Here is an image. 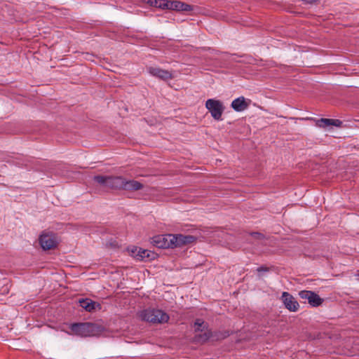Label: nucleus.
<instances>
[{
	"mask_svg": "<svg viewBox=\"0 0 359 359\" xmlns=\"http://www.w3.org/2000/svg\"><path fill=\"white\" fill-rule=\"evenodd\" d=\"M163 9H168L176 11H191L194 9L193 6L180 1L165 0Z\"/></svg>",
	"mask_w": 359,
	"mask_h": 359,
	"instance_id": "0eeeda50",
	"label": "nucleus"
},
{
	"mask_svg": "<svg viewBox=\"0 0 359 359\" xmlns=\"http://www.w3.org/2000/svg\"><path fill=\"white\" fill-rule=\"evenodd\" d=\"M251 236L257 240H262L264 238V236L258 232H252L251 233Z\"/></svg>",
	"mask_w": 359,
	"mask_h": 359,
	"instance_id": "a211bd4d",
	"label": "nucleus"
},
{
	"mask_svg": "<svg viewBox=\"0 0 359 359\" xmlns=\"http://www.w3.org/2000/svg\"><path fill=\"white\" fill-rule=\"evenodd\" d=\"M299 295L302 299L307 300L309 304L314 307L320 306L323 302L318 294L312 291L302 290L299 292Z\"/></svg>",
	"mask_w": 359,
	"mask_h": 359,
	"instance_id": "6e6552de",
	"label": "nucleus"
},
{
	"mask_svg": "<svg viewBox=\"0 0 359 359\" xmlns=\"http://www.w3.org/2000/svg\"><path fill=\"white\" fill-rule=\"evenodd\" d=\"M357 276L359 277V273H358ZM358 280H359V278H358Z\"/></svg>",
	"mask_w": 359,
	"mask_h": 359,
	"instance_id": "5701e85b",
	"label": "nucleus"
},
{
	"mask_svg": "<svg viewBox=\"0 0 359 359\" xmlns=\"http://www.w3.org/2000/svg\"><path fill=\"white\" fill-rule=\"evenodd\" d=\"M145 1L151 6L163 9V5L165 0H145Z\"/></svg>",
	"mask_w": 359,
	"mask_h": 359,
	"instance_id": "2eb2a0df",
	"label": "nucleus"
},
{
	"mask_svg": "<svg viewBox=\"0 0 359 359\" xmlns=\"http://www.w3.org/2000/svg\"><path fill=\"white\" fill-rule=\"evenodd\" d=\"M195 241L196 237L190 235L164 234L154 236L152 243L158 248H175L192 243Z\"/></svg>",
	"mask_w": 359,
	"mask_h": 359,
	"instance_id": "f257e3e1",
	"label": "nucleus"
},
{
	"mask_svg": "<svg viewBox=\"0 0 359 359\" xmlns=\"http://www.w3.org/2000/svg\"><path fill=\"white\" fill-rule=\"evenodd\" d=\"M71 330L76 335L86 337L95 335L97 327L90 323H74L71 325Z\"/></svg>",
	"mask_w": 359,
	"mask_h": 359,
	"instance_id": "39448f33",
	"label": "nucleus"
},
{
	"mask_svg": "<svg viewBox=\"0 0 359 359\" xmlns=\"http://www.w3.org/2000/svg\"><path fill=\"white\" fill-rule=\"evenodd\" d=\"M269 269L266 266H262L257 269V271L260 273L261 272H267L269 271Z\"/></svg>",
	"mask_w": 359,
	"mask_h": 359,
	"instance_id": "aec40b11",
	"label": "nucleus"
},
{
	"mask_svg": "<svg viewBox=\"0 0 359 359\" xmlns=\"http://www.w3.org/2000/svg\"><path fill=\"white\" fill-rule=\"evenodd\" d=\"M133 256L140 261L149 260L152 257L150 251L142 248H135L132 250Z\"/></svg>",
	"mask_w": 359,
	"mask_h": 359,
	"instance_id": "ddd939ff",
	"label": "nucleus"
},
{
	"mask_svg": "<svg viewBox=\"0 0 359 359\" xmlns=\"http://www.w3.org/2000/svg\"><path fill=\"white\" fill-rule=\"evenodd\" d=\"M39 243L44 250L53 249L57 245V241L55 235L43 233L39 237Z\"/></svg>",
	"mask_w": 359,
	"mask_h": 359,
	"instance_id": "1a4fd4ad",
	"label": "nucleus"
},
{
	"mask_svg": "<svg viewBox=\"0 0 359 359\" xmlns=\"http://www.w3.org/2000/svg\"><path fill=\"white\" fill-rule=\"evenodd\" d=\"M148 72L151 75L163 81H168L173 78V75L170 72L159 67H149L148 68Z\"/></svg>",
	"mask_w": 359,
	"mask_h": 359,
	"instance_id": "9b49d317",
	"label": "nucleus"
},
{
	"mask_svg": "<svg viewBox=\"0 0 359 359\" xmlns=\"http://www.w3.org/2000/svg\"><path fill=\"white\" fill-rule=\"evenodd\" d=\"M281 300L287 309L290 311L295 312L299 309V305L294 297L287 292H283L281 296Z\"/></svg>",
	"mask_w": 359,
	"mask_h": 359,
	"instance_id": "9d476101",
	"label": "nucleus"
},
{
	"mask_svg": "<svg viewBox=\"0 0 359 359\" xmlns=\"http://www.w3.org/2000/svg\"><path fill=\"white\" fill-rule=\"evenodd\" d=\"M231 107L236 111H243L249 107V102L246 101L244 97L241 96L232 101Z\"/></svg>",
	"mask_w": 359,
	"mask_h": 359,
	"instance_id": "f8f14e48",
	"label": "nucleus"
},
{
	"mask_svg": "<svg viewBox=\"0 0 359 359\" xmlns=\"http://www.w3.org/2000/svg\"><path fill=\"white\" fill-rule=\"evenodd\" d=\"M205 107L215 120H222L224 107L220 100L208 99L205 102Z\"/></svg>",
	"mask_w": 359,
	"mask_h": 359,
	"instance_id": "423d86ee",
	"label": "nucleus"
},
{
	"mask_svg": "<svg viewBox=\"0 0 359 359\" xmlns=\"http://www.w3.org/2000/svg\"><path fill=\"white\" fill-rule=\"evenodd\" d=\"M93 182L95 192H104L111 190L137 191L142 188L138 181H90Z\"/></svg>",
	"mask_w": 359,
	"mask_h": 359,
	"instance_id": "f03ea898",
	"label": "nucleus"
},
{
	"mask_svg": "<svg viewBox=\"0 0 359 359\" xmlns=\"http://www.w3.org/2000/svg\"><path fill=\"white\" fill-rule=\"evenodd\" d=\"M342 125V121L339 119H332L331 126H334L337 127H341Z\"/></svg>",
	"mask_w": 359,
	"mask_h": 359,
	"instance_id": "6ab92c4d",
	"label": "nucleus"
},
{
	"mask_svg": "<svg viewBox=\"0 0 359 359\" xmlns=\"http://www.w3.org/2000/svg\"><path fill=\"white\" fill-rule=\"evenodd\" d=\"M306 4H313L316 1V0H302Z\"/></svg>",
	"mask_w": 359,
	"mask_h": 359,
	"instance_id": "412c9836",
	"label": "nucleus"
},
{
	"mask_svg": "<svg viewBox=\"0 0 359 359\" xmlns=\"http://www.w3.org/2000/svg\"><path fill=\"white\" fill-rule=\"evenodd\" d=\"M332 118H322L317 121L316 125L321 128H325L327 126H331Z\"/></svg>",
	"mask_w": 359,
	"mask_h": 359,
	"instance_id": "dca6fc26",
	"label": "nucleus"
},
{
	"mask_svg": "<svg viewBox=\"0 0 359 359\" xmlns=\"http://www.w3.org/2000/svg\"><path fill=\"white\" fill-rule=\"evenodd\" d=\"M93 180H124L122 177L120 176H107V175H95L93 177Z\"/></svg>",
	"mask_w": 359,
	"mask_h": 359,
	"instance_id": "f3484780",
	"label": "nucleus"
},
{
	"mask_svg": "<svg viewBox=\"0 0 359 359\" xmlns=\"http://www.w3.org/2000/svg\"><path fill=\"white\" fill-rule=\"evenodd\" d=\"M194 341L198 343H204L212 337V332L208 325L201 319H196L194 323Z\"/></svg>",
	"mask_w": 359,
	"mask_h": 359,
	"instance_id": "20e7f679",
	"label": "nucleus"
},
{
	"mask_svg": "<svg viewBox=\"0 0 359 359\" xmlns=\"http://www.w3.org/2000/svg\"><path fill=\"white\" fill-rule=\"evenodd\" d=\"M139 176H141V177H146V175H142V174H140Z\"/></svg>",
	"mask_w": 359,
	"mask_h": 359,
	"instance_id": "4be33fe9",
	"label": "nucleus"
},
{
	"mask_svg": "<svg viewBox=\"0 0 359 359\" xmlns=\"http://www.w3.org/2000/svg\"><path fill=\"white\" fill-rule=\"evenodd\" d=\"M140 318L144 321L152 323H163L169 320L168 315L159 309H149L140 312Z\"/></svg>",
	"mask_w": 359,
	"mask_h": 359,
	"instance_id": "7ed1b4c3",
	"label": "nucleus"
},
{
	"mask_svg": "<svg viewBox=\"0 0 359 359\" xmlns=\"http://www.w3.org/2000/svg\"><path fill=\"white\" fill-rule=\"evenodd\" d=\"M80 306L86 311L91 312L95 309V306H99L100 304L89 299H82L79 300Z\"/></svg>",
	"mask_w": 359,
	"mask_h": 359,
	"instance_id": "4468645a",
	"label": "nucleus"
}]
</instances>
